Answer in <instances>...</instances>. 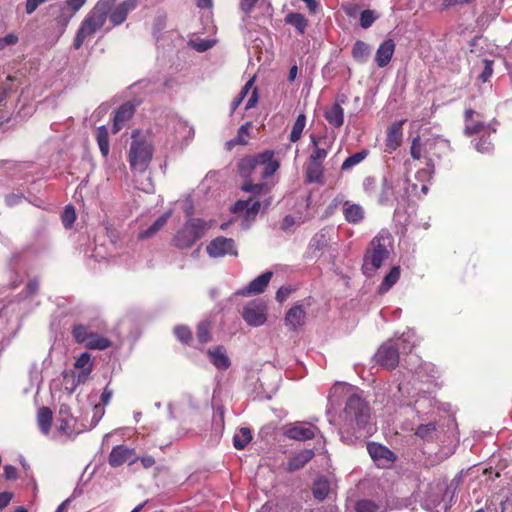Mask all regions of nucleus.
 <instances>
[{
	"label": "nucleus",
	"mask_w": 512,
	"mask_h": 512,
	"mask_svg": "<svg viewBox=\"0 0 512 512\" xmlns=\"http://www.w3.org/2000/svg\"><path fill=\"white\" fill-rule=\"evenodd\" d=\"M137 7V0H124L116 5V0H98L82 20L77 30L73 46L76 50L102 29L109 19L112 26L125 22L128 14Z\"/></svg>",
	"instance_id": "obj_1"
},
{
	"label": "nucleus",
	"mask_w": 512,
	"mask_h": 512,
	"mask_svg": "<svg viewBox=\"0 0 512 512\" xmlns=\"http://www.w3.org/2000/svg\"><path fill=\"white\" fill-rule=\"evenodd\" d=\"M344 389L347 399L339 433L344 443L352 444L362 436L361 431L370 418V408L359 389L350 385L344 386Z\"/></svg>",
	"instance_id": "obj_2"
},
{
	"label": "nucleus",
	"mask_w": 512,
	"mask_h": 512,
	"mask_svg": "<svg viewBox=\"0 0 512 512\" xmlns=\"http://www.w3.org/2000/svg\"><path fill=\"white\" fill-rule=\"evenodd\" d=\"M418 342L415 331L407 329L400 336H395L383 343L374 356L375 361L382 367L393 369L399 363V352H411Z\"/></svg>",
	"instance_id": "obj_3"
},
{
	"label": "nucleus",
	"mask_w": 512,
	"mask_h": 512,
	"mask_svg": "<svg viewBox=\"0 0 512 512\" xmlns=\"http://www.w3.org/2000/svg\"><path fill=\"white\" fill-rule=\"evenodd\" d=\"M393 252V238L388 230H381L369 243L363 256L362 272L373 276Z\"/></svg>",
	"instance_id": "obj_4"
},
{
	"label": "nucleus",
	"mask_w": 512,
	"mask_h": 512,
	"mask_svg": "<svg viewBox=\"0 0 512 512\" xmlns=\"http://www.w3.org/2000/svg\"><path fill=\"white\" fill-rule=\"evenodd\" d=\"M153 146L149 138L138 131L133 132L129 150V163L133 170L144 172L152 159Z\"/></svg>",
	"instance_id": "obj_5"
},
{
	"label": "nucleus",
	"mask_w": 512,
	"mask_h": 512,
	"mask_svg": "<svg viewBox=\"0 0 512 512\" xmlns=\"http://www.w3.org/2000/svg\"><path fill=\"white\" fill-rule=\"evenodd\" d=\"M210 224L201 219H190L180 229H178L173 237V244L178 249L191 248L205 232L209 229Z\"/></svg>",
	"instance_id": "obj_6"
},
{
	"label": "nucleus",
	"mask_w": 512,
	"mask_h": 512,
	"mask_svg": "<svg viewBox=\"0 0 512 512\" xmlns=\"http://www.w3.org/2000/svg\"><path fill=\"white\" fill-rule=\"evenodd\" d=\"M407 181V178H401L400 175L395 173L385 176L382 181L379 202L384 205L398 202L400 198H403L408 193Z\"/></svg>",
	"instance_id": "obj_7"
},
{
	"label": "nucleus",
	"mask_w": 512,
	"mask_h": 512,
	"mask_svg": "<svg viewBox=\"0 0 512 512\" xmlns=\"http://www.w3.org/2000/svg\"><path fill=\"white\" fill-rule=\"evenodd\" d=\"M72 335L77 343L91 350H105L111 346L108 338L95 333L90 326L83 324L74 325Z\"/></svg>",
	"instance_id": "obj_8"
},
{
	"label": "nucleus",
	"mask_w": 512,
	"mask_h": 512,
	"mask_svg": "<svg viewBox=\"0 0 512 512\" xmlns=\"http://www.w3.org/2000/svg\"><path fill=\"white\" fill-rule=\"evenodd\" d=\"M208 255L212 258H221L226 255L236 256L237 248L231 238L216 237L206 247Z\"/></svg>",
	"instance_id": "obj_9"
},
{
	"label": "nucleus",
	"mask_w": 512,
	"mask_h": 512,
	"mask_svg": "<svg viewBox=\"0 0 512 512\" xmlns=\"http://www.w3.org/2000/svg\"><path fill=\"white\" fill-rule=\"evenodd\" d=\"M242 317L249 326H262L267 320L266 305L258 301L250 302L244 306Z\"/></svg>",
	"instance_id": "obj_10"
},
{
	"label": "nucleus",
	"mask_w": 512,
	"mask_h": 512,
	"mask_svg": "<svg viewBox=\"0 0 512 512\" xmlns=\"http://www.w3.org/2000/svg\"><path fill=\"white\" fill-rule=\"evenodd\" d=\"M194 136L193 128L185 121L177 120L172 128V147L183 149L188 145Z\"/></svg>",
	"instance_id": "obj_11"
},
{
	"label": "nucleus",
	"mask_w": 512,
	"mask_h": 512,
	"mask_svg": "<svg viewBox=\"0 0 512 512\" xmlns=\"http://www.w3.org/2000/svg\"><path fill=\"white\" fill-rule=\"evenodd\" d=\"M367 450L375 464L381 468L390 467L396 459L395 454L391 450L379 443H369Z\"/></svg>",
	"instance_id": "obj_12"
},
{
	"label": "nucleus",
	"mask_w": 512,
	"mask_h": 512,
	"mask_svg": "<svg viewBox=\"0 0 512 512\" xmlns=\"http://www.w3.org/2000/svg\"><path fill=\"white\" fill-rule=\"evenodd\" d=\"M261 207V203L254 198H249L248 200H239L233 206V212L235 213H243L244 221L242 223V227L244 229L249 227V221L255 219L257 213L259 212Z\"/></svg>",
	"instance_id": "obj_13"
},
{
	"label": "nucleus",
	"mask_w": 512,
	"mask_h": 512,
	"mask_svg": "<svg viewBox=\"0 0 512 512\" xmlns=\"http://www.w3.org/2000/svg\"><path fill=\"white\" fill-rule=\"evenodd\" d=\"M258 173L262 179L272 176L280 167V163L274 157L272 150H266L257 155Z\"/></svg>",
	"instance_id": "obj_14"
},
{
	"label": "nucleus",
	"mask_w": 512,
	"mask_h": 512,
	"mask_svg": "<svg viewBox=\"0 0 512 512\" xmlns=\"http://www.w3.org/2000/svg\"><path fill=\"white\" fill-rule=\"evenodd\" d=\"M135 450L124 445L115 446L110 452L108 462L112 467H118L124 463L132 464L137 461Z\"/></svg>",
	"instance_id": "obj_15"
},
{
	"label": "nucleus",
	"mask_w": 512,
	"mask_h": 512,
	"mask_svg": "<svg viewBox=\"0 0 512 512\" xmlns=\"http://www.w3.org/2000/svg\"><path fill=\"white\" fill-rule=\"evenodd\" d=\"M318 432L317 427L310 423L299 422L285 431V435L293 440L306 441L313 439Z\"/></svg>",
	"instance_id": "obj_16"
},
{
	"label": "nucleus",
	"mask_w": 512,
	"mask_h": 512,
	"mask_svg": "<svg viewBox=\"0 0 512 512\" xmlns=\"http://www.w3.org/2000/svg\"><path fill=\"white\" fill-rule=\"evenodd\" d=\"M474 115H476V112L472 109H467L465 111L464 132L466 135L483 134V136H490L491 132H495V129H491L489 125H486L479 120H474Z\"/></svg>",
	"instance_id": "obj_17"
},
{
	"label": "nucleus",
	"mask_w": 512,
	"mask_h": 512,
	"mask_svg": "<svg viewBox=\"0 0 512 512\" xmlns=\"http://www.w3.org/2000/svg\"><path fill=\"white\" fill-rule=\"evenodd\" d=\"M416 396L417 397L414 401V408L418 418L426 415L433 416L438 410L434 397L426 393H417Z\"/></svg>",
	"instance_id": "obj_18"
},
{
	"label": "nucleus",
	"mask_w": 512,
	"mask_h": 512,
	"mask_svg": "<svg viewBox=\"0 0 512 512\" xmlns=\"http://www.w3.org/2000/svg\"><path fill=\"white\" fill-rule=\"evenodd\" d=\"M272 277V272L267 271L253 279L245 288L236 292L237 295L248 296L262 293Z\"/></svg>",
	"instance_id": "obj_19"
},
{
	"label": "nucleus",
	"mask_w": 512,
	"mask_h": 512,
	"mask_svg": "<svg viewBox=\"0 0 512 512\" xmlns=\"http://www.w3.org/2000/svg\"><path fill=\"white\" fill-rule=\"evenodd\" d=\"M420 424L417 426L415 430V435L421 438L424 441H433L438 438L439 435V426L437 424L436 418L434 417L432 420L425 422V420L421 417L419 418Z\"/></svg>",
	"instance_id": "obj_20"
},
{
	"label": "nucleus",
	"mask_w": 512,
	"mask_h": 512,
	"mask_svg": "<svg viewBox=\"0 0 512 512\" xmlns=\"http://www.w3.org/2000/svg\"><path fill=\"white\" fill-rule=\"evenodd\" d=\"M207 355L212 364L219 370H227L231 365L226 349L222 345L209 348Z\"/></svg>",
	"instance_id": "obj_21"
},
{
	"label": "nucleus",
	"mask_w": 512,
	"mask_h": 512,
	"mask_svg": "<svg viewBox=\"0 0 512 512\" xmlns=\"http://www.w3.org/2000/svg\"><path fill=\"white\" fill-rule=\"evenodd\" d=\"M57 430L66 437L72 438L86 430V427L78 426L74 417L57 418Z\"/></svg>",
	"instance_id": "obj_22"
},
{
	"label": "nucleus",
	"mask_w": 512,
	"mask_h": 512,
	"mask_svg": "<svg viewBox=\"0 0 512 512\" xmlns=\"http://www.w3.org/2000/svg\"><path fill=\"white\" fill-rule=\"evenodd\" d=\"M395 51V43L392 39L383 41L378 47L375 55V62L378 67L383 68L389 64Z\"/></svg>",
	"instance_id": "obj_23"
},
{
	"label": "nucleus",
	"mask_w": 512,
	"mask_h": 512,
	"mask_svg": "<svg viewBox=\"0 0 512 512\" xmlns=\"http://www.w3.org/2000/svg\"><path fill=\"white\" fill-rule=\"evenodd\" d=\"M74 367L79 371L77 374V383H84L88 379L93 369V361L88 352H83L79 355L74 363Z\"/></svg>",
	"instance_id": "obj_24"
},
{
	"label": "nucleus",
	"mask_w": 512,
	"mask_h": 512,
	"mask_svg": "<svg viewBox=\"0 0 512 512\" xmlns=\"http://www.w3.org/2000/svg\"><path fill=\"white\" fill-rule=\"evenodd\" d=\"M133 114L134 106L131 103L121 105L114 115L112 132L114 134L118 133Z\"/></svg>",
	"instance_id": "obj_25"
},
{
	"label": "nucleus",
	"mask_w": 512,
	"mask_h": 512,
	"mask_svg": "<svg viewBox=\"0 0 512 512\" xmlns=\"http://www.w3.org/2000/svg\"><path fill=\"white\" fill-rule=\"evenodd\" d=\"M343 215L348 223L356 225L363 221L365 217V210L359 204L345 201L343 205Z\"/></svg>",
	"instance_id": "obj_26"
},
{
	"label": "nucleus",
	"mask_w": 512,
	"mask_h": 512,
	"mask_svg": "<svg viewBox=\"0 0 512 512\" xmlns=\"http://www.w3.org/2000/svg\"><path fill=\"white\" fill-rule=\"evenodd\" d=\"M306 313L301 305L294 306L288 310L285 316V325L290 330H296L305 323Z\"/></svg>",
	"instance_id": "obj_27"
},
{
	"label": "nucleus",
	"mask_w": 512,
	"mask_h": 512,
	"mask_svg": "<svg viewBox=\"0 0 512 512\" xmlns=\"http://www.w3.org/2000/svg\"><path fill=\"white\" fill-rule=\"evenodd\" d=\"M326 121L334 128H339L344 123V109L340 103H334L324 111Z\"/></svg>",
	"instance_id": "obj_28"
},
{
	"label": "nucleus",
	"mask_w": 512,
	"mask_h": 512,
	"mask_svg": "<svg viewBox=\"0 0 512 512\" xmlns=\"http://www.w3.org/2000/svg\"><path fill=\"white\" fill-rule=\"evenodd\" d=\"M328 240V233L325 229L317 232L309 242V253H311L313 257H318L328 245Z\"/></svg>",
	"instance_id": "obj_29"
},
{
	"label": "nucleus",
	"mask_w": 512,
	"mask_h": 512,
	"mask_svg": "<svg viewBox=\"0 0 512 512\" xmlns=\"http://www.w3.org/2000/svg\"><path fill=\"white\" fill-rule=\"evenodd\" d=\"M314 457L311 449L302 450L290 457L287 465L289 471H296L303 468Z\"/></svg>",
	"instance_id": "obj_30"
},
{
	"label": "nucleus",
	"mask_w": 512,
	"mask_h": 512,
	"mask_svg": "<svg viewBox=\"0 0 512 512\" xmlns=\"http://www.w3.org/2000/svg\"><path fill=\"white\" fill-rule=\"evenodd\" d=\"M433 145H440V146H447L446 141H437V142H429L427 141L424 145L421 144L420 138L416 137L412 141L410 153L413 159L419 160L422 157V151L424 150V153H430L432 150Z\"/></svg>",
	"instance_id": "obj_31"
},
{
	"label": "nucleus",
	"mask_w": 512,
	"mask_h": 512,
	"mask_svg": "<svg viewBox=\"0 0 512 512\" xmlns=\"http://www.w3.org/2000/svg\"><path fill=\"white\" fill-rule=\"evenodd\" d=\"M402 122L394 123L387 131L386 146L391 150H396L402 141Z\"/></svg>",
	"instance_id": "obj_32"
},
{
	"label": "nucleus",
	"mask_w": 512,
	"mask_h": 512,
	"mask_svg": "<svg viewBox=\"0 0 512 512\" xmlns=\"http://www.w3.org/2000/svg\"><path fill=\"white\" fill-rule=\"evenodd\" d=\"M401 269L399 266H393L385 275L383 281L378 287V292L384 294L388 292L399 280Z\"/></svg>",
	"instance_id": "obj_33"
},
{
	"label": "nucleus",
	"mask_w": 512,
	"mask_h": 512,
	"mask_svg": "<svg viewBox=\"0 0 512 512\" xmlns=\"http://www.w3.org/2000/svg\"><path fill=\"white\" fill-rule=\"evenodd\" d=\"M257 156L245 157L238 163V171L244 178L251 177L253 174L258 173Z\"/></svg>",
	"instance_id": "obj_34"
},
{
	"label": "nucleus",
	"mask_w": 512,
	"mask_h": 512,
	"mask_svg": "<svg viewBox=\"0 0 512 512\" xmlns=\"http://www.w3.org/2000/svg\"><path fill=\"white\" fill-rule=\"evenodd\" d=\"M370 54L371 47L367 43L361 40H357L354 43L352 48V56L356 62L360 64L366 63L369 59Z\"/></svg>",
	"instance_id": "obj_35"
},
{
	"label": "nucleus",
	"mask_w": 512,
	"mask_h": 512,
	"mask_svg": "<svg viewBox=\"0 0 512 512\" xmlns=\"http://www.w3.org/2000/svg\"><path fill=\"white\" fill-rule=\"evenodd\" d=\"M306 178L311 183H321L323 179L322 163L309 160L305 168Z\"/></svg>",
	"instance_id": "obj_36"
},
{
	"label": "nucleus",
	"mask_w": 512,
	"mask_h": 512,
	"mask_svg": "<svg viewBox=\"0 0 512 512\" xmlns=\"http://www.w3.org/2000/svg\"><path fill=\"white\" fill-rule=\"evenodd\" d=\"M171 216L172 210H168L163 215H161L148 229L141 231L139 233V238L146 239L152 237L156 232L165 226Z\"/></svg>",
	"instance_id": "obj_37"
},
{
	"label": "nucleus",
	"mask_w": 512,
	"mask_h": 512,
	"mask_svg": "<svg viewBox=\"0 0 512 512\" xmlns=\"http://www.w3.org/2000/svg\"><path fill=\"white\" fill-rule=\"evenodd\" d=\"M37 423L40 431L47 435L50 432L52 424V411L48 407H42L38 410Z\"/></svg>",
	"instance_id": "obj_38"
},
{
	"label": "nucleus",
	"mask_w": 512,
	"mask_h": 512,
	"mask_svg": "<svg viewBox=\"0 0 512 512\" xmlns=\"http://www.w3.org/2000/svg\"><path fill=\"white\" fill-rule=\"evenodd\" d=\"M322 140L324 138L318 139L315 136L311 135V142L314 147V151L309 157V160L322 163L328 154V148L326 146H322Z\"/></svg>",
	"instance_id": "obj_39"
},
{
	"label": "nucleus",
	"mask_w": 512,
	"mask_h": 512,
	"mask_svg": "<svg viewBox=\"0 0 512 512\" xmlns=\"http://www.w3.org/2000/svg\"><path fill=\"white\" fill-rule=\"evenodd\" d=\"M330 491L329 482L325 478H318L315 480L312 488L314 497L317 500H324Z\"/></svg>",
	"instance_id": "obj_40"
},
{
	"label": "nucleus",
	"mask_w": 512,
	"mask_h": 512,
	"mask_svg": "<svg viewBox=\"0 0 512 512\" xmlns=\"http://www.w3.org/2000/svg\"><path fill=\"white\" fill-rule=\"evenodd\" d=\"M96 139L99 146V149L104 157H107L109 154V138H108V130L105 126H100L96 131Z\"/></svg>",
	"instance_id": "obj_41"
},
{
	"label": "nucleus",
	"mask_w": 512,
	"mask_h": 512,
	"mask_svg": "<svg viewBox=\"0 0 512 512\" xmlns=\"http://www.w3.org/2000/svg\"><path fill=\"white\" fill-rule=\"evenodd\" d=\"M286 23L295 27V29L303 34L307 27V20L304 15L300 13H289L285 18Z\"/></svg>",
	"instance_id": "obj_42"
},
{
	"label": "nucleus",
	"mask_w": 512,
	"mask_h": 512,
	"mask_svg": "<svg viewBox=\"0 0 512 512\" xmlns=\"http://www.w3.org/2000/svg\"><path fill=\"white\" fill-rule=\"evenodd\" d=\"M306 126V116L301 113L297 116L296 121L293 124L289 139L291 142H297L303 133V130Z\"/></svg>",
	"instance_id": "obj_43"
},
{
	"label": "nucleus",
	"mask_w": 512,
	"mask_h": 512,
	"mask_svg": "<svg viewBox=\"0 0 512 512\" xmlns=\"http://www.w3.org/2000/svg\"><path fill=\"white\" fill-rule=\"evenodd\" d=\"M212 323L210 320L205 319L197 326V340L201 344H205L211 340L210 330Z\"/></svg>",
	"instance_id": "obj_44"
},
{
	"label": "nucleus",
	"mask_w": 512,
	"mask_h": 512,
	"mask_svg": "<svg viewBox=\"0 0 512 512\" xmlns=\"http://www.w3.org/2000/svg\"><path fill=\"white\" fill-rule=\"evenodd\" d=\"M252 440L251 431L248 428H241L233 438L234 447L238 450L243 449Z\"/></svg>",
	"instance_id": "obj_45"
},
{
	"label": "nucleus",
	"mask_w": 512,
	"mask_h": 512,
	"mask_svg": "<svg viewBox=\"0 0 512 512\" xmlns=\"http://www.w3.org/2000/svg\"><path fill=\"white\" fill-rule=\"evenodd\" d=\"M357 512H387L386 508L382 505L375 503L372 500H360L356 504Z\"/></svg>",
	"instance_id": "obj_46"
},
{
	"label": "nucleus",
	"mask_w": 512,
	"mask_h": 512,
	"mask_svg": "<svg viewBox=\"0 0 512 512\" xmlns=\"http://www.w3.org/2000/svg\"><path fill=\"white\" fill-rule=\"evenodd\" d=\"M367 151L362 150L360 152H357L349 157H347L344 162L342 163L341 169L342 170H349L352 167L356 166L357 164L361 163L367 156Z\"/></svg>",
	"instance_id": "obj_47"
},
{
	"label": "nucleus",
	"mask_w": 512,
	"mask_h": 512,
	"mask_svg": "<svg viewBox=\"0 0 512 512\" xmlns=\"http://www.w3.org/2000/svg\"><path fill=\"white\" fill-rule=\"evenodd\" d=\"M242 190L260 196L268 194L270 191V186L267 183L252 184L247 182L242 186Z\"/></svg>",
	"instance_id": "obj_48"
},
{
	"label": "nucleus",
	"mask_w": 512,
	"mask_h": 512,
	"mask_svg": "<svg viewBox=\"0 0 512 512\" xmlns=\"http://www.w3.org/2000/svg\"><path fill=\"white\" fill-rule=\"evenodd\" d=\"M76 219L75 209L72 205H67L62 213V223L65 228L72 227Z\"/></svg>",
	"instance_id": "obj_49"
},
{
	"label": "nucleus",
	"mask_w": 512,
	"mask_h": 512,
	"mask_svg": "<svg viewBox=\"0 0 512 512\" xmlns=\"http://www.w3.org/2000/svg\"><path fill=\"white\" fill-rule=\"evenodd\" d=\"M248 133H249V123H246L239 128L237 136L233 140L229 141L228 145L233 146L236 144H241V145L246 144L247 143L246 137L248 136Z\"/></svg>",
	"instance_id": "obj_50"
},
{
	"label": "nucleus",
	"mask_w": 512,
	"mask_h": 512,
	"mask_svg": "<svg viewBox=\"0 0 512 512\" xmlns=\"http://www.w3.org/2000/svg\"><path fill=\"white\" fill-rule=\"evenodd\" d=\"M475 149L480 153H490L493 149V144L489 140V136H481V138L474 143Z\"/></svg>",
	"instance_id": "obj_51"
},
{
	"label": "nucleus",
	"mask_w": 512,
	"mask_h": 512,
	"mask_svg": "<svg viewBox=\"0 0 512 512\" xmlns=\"http://www.w3.org/2000/svg\"><path fill=\"white\" fill-rule=\"evenodd\" d=\"M63 376L65 381V389L68 390L69 393H73L76 387L80 384L77 383V374L73 371H65Z\"/></svg>",
	"instance_id": "obj_52"
},
{
	"label": "nucleus",
	"mask_w": 512,
	"mask_h": 512,
	"mask_svg": "<svg viewBox=\"0 0 512 512\" xmlns=\"http://www.w3.org/2000/svg\"><path fill=\"white\" fill-rule=\"evenodd\" d=\"M482 64H483V70L479 74L478 79L481 80L483 83H485L490 79V77L493 74L494 61L489 60V59H483Z\"/></svg>",
	"instance_id": "obj_53"
},
{
	"label": "nucleus",
	"mask_w": 512,
	"mask_h": 512,
	"mask_svg": "<svg viewBox=\"0 0 512 512\" xmlns=\"http://www.w3.org/2000/svg\"><path fill=\"white\" fill-rule=\"evenodd\" d=\"M105 414V408L101 404H95L92 410L91 424L88 429L95 427Z\"/></svg>",
	"instance_id": "obj_54"
},
{
	"label": "nucleus",
	"mask_w": 512,
	"mask_h": 512,
	"mask_svg": "<svg viewBox=\"0 0 512 512\" xmlns=\"http://www.w3.org/2000/svg\"><path fill=\"white\" fill-rule=\"evenodd\" d=\"M175 336L183 343H188L191 340L192 334L188 327L177 326L174 329Z\"/></svg>",
	"instance_id": "obj_55"
},
{
	"label": "nucleus",
	"mask_w": 512,
	"mask_h": 512,
	"mask_svg": "<svg viewBox=\"0 0 512 512\" xmlns=\"http://www.w3.org/2000/svg\"><path fill=\"white\" fill-rule=\"evenodd\" d=\"M376 17L371 10H364L360 15V25L367 29L369 28L373 22L375 21Z\"/></svg>",
	"instance_id": "obj_56"
},
{
	"label": "nucleus",
	"mask_w": 512,
	"mask_h": 512,
	"mask_svg": "<svg viewBox=\"0 0 512 512\" xmlns=\"http://www.w3.org/2000/svg\"><path fill=\"white\" fill-rule=\"evenodd\" d=\"M17 42L18 36L14 33H9L0 38V50H3L7 46L15 45Z\"/></svg>",
	"instance_id": "obj_57"
},
{
	"label": "nucleus",
	"mask_w": 512,
	"mask_h": 512,
	"mask_svg": "<svg viewBox=\"0 0 512 512\" xmlns=\"http://www.w3.org/2000/svg\"><path fill=\"white\" fill-rule=\"evenodd\" d=\"M214 44H215L214 40L203 39V40H197V41L193 42V47L198 52H204V51L210 49Z\"/></svg>",
	"instance_id": "obj_58"
},
{
	"label": "nucleus",
	"mask_w": 512,
	"mask_h": 512,
	"mask_svg": "<svg viewBox=\"0 0 512 512\" xmlns=\"http://www.w3.org/2000/svg\"><path fill=\"white\" fill-rule=\"evenodd\" d=\"M7 95L6 88L0 86V124L4 123L9 119L8 113L3 112V101L5 100Z\"/></svg>",
	"instance_id": "obj_59"
},
{
	"label": "nucleus",
	"mask_w": 512,
	"mask_h": 512,
	"mask_svg": "<svg viewBox=\"0 0 512 512\" xmlns=\"http://www.w3.org/2000/svg\"><path fill=\"white\" fill-rule=\"evenodd\" d=\"M396 389L399 395L396 396V394H394V397H396L400 402H403L404 398L410 394L408 387L404 383H398Z\"/></svg>",
	"instance_id": "obj_60"
},
{
	"label": "nucleus",
	"mask_w": 512,
	"mask_h": 512,
	"mask_svg": "<svg viewBox=\"0 0 512 512\" xmlns=\"http://www.w3.org/2000/svg\"><path fill=\"white\" fill-rule=\"evenodd\" d=\"M24 197L21 194H9L6 196L5 201L8 206H15L23 201Z\"/></svg>",
	"instance_id": "obj_61"
},
{
	"label": "nucleus",
	"mask_w": 512,
	"mask_h": 512,
	"mask_svg": "<svg viewBox=\"0 0 512 512\" xmlns=\"http://www.w3.org/2000/svg\"><path fill=\"white\" fill-rule=\"evenodd\" d=\"M87 0H66L65 5L68 6L73 13H76L86 3Z\"/></svg>",
	"instance_id": "obj_62"
},
{
	"label": "nucleus",
	"mask_w": 512,
	"mask_h": 512,
	"mask_svg": "<svg viewBox=\"0 0 512 512\" xmlns=\"http://www.w3.org/2000/svg\"><path fill=\"white\" fill-rule=\"evenodd\" d=\"M434 173V168L433 166H430V164H428V168L427 169H422V170H419L416 174V177L417 179L419 180H423L425 178L427 179H431L432 178V175Z\"/></svg>",
	"instance_id": "obj_63"
},
{
	"label": "nucleus",
	"mask_w": 512,
	"mask_h": 512,
	"mask_svg": "<svg viewBox=\"0 0 512 512\" xmlns=\"http://www.w3.org/2000/svg\"><path fill=\"white\" fill-rule=\"evenodd\" d=\"M258 1L259 0H241L240 8L244 13L248 14L252 11Z\"/></svg>",
	"instance_id": "obj_64"
}]
</instances>
